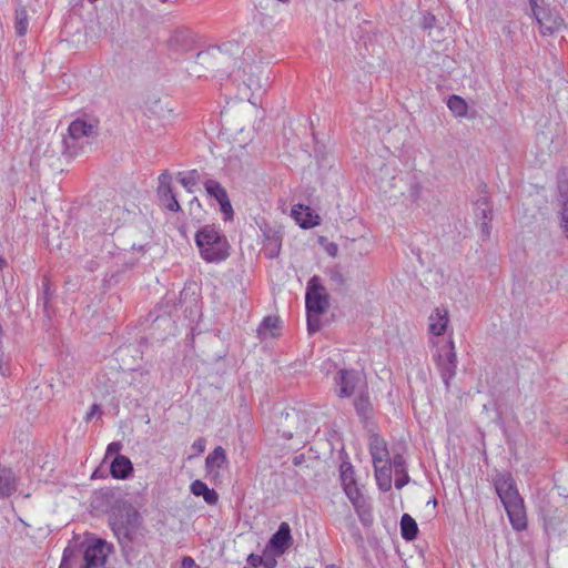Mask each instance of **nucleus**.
Wrapping results in <instances>:
<instances>
[{
    "instance_id": "obj_16",
    "label": "nucleus",
    "mask_w": 568,
    "mask_h": 568,
    "mask_svg": "<svg viewBox=\"0 0 568 568\" xmlns=\"http://www.w3.org/2000/svg\"><path fill=\"white\" fill-rule=\"evenodd\" d=\"M365 375L362 374L354 368H342L337 371L334 376V382L336 385V395L339 398H349L355 394V390L358 389L363 384Z\"/></svg>"
},
{
    "instance_id": "obj_17",
    "label": "nucleus",
    "mask_w": 568,
    "mask_h": 568,
    "mask_svg": "<svg viewBox=\"0 0 568 568\" xmlns=\"http://www.w3.org/2000/svg\"><path fill=\"white\" fill-rule=\"evenodd\" d=\"M67 136L58 132V126L52 130L47 128L41 136L38 135V152L42 150L43 155L54 156L57 154H68Z\"/></svg>"
},
{
    "instance_id": "obj_51",
    "label": "nucleus",
    "mask_w": 568,
    "mask_h": 568,
    "mask_svg": "<svg viewBox=\"0 0 568 568\" xmlns=\"http://www.w3.org/2000/svg\"><path fill=\"white\" fill-rule=\"evenodd\" d=\"M420 28L423 30H430L437 26V18L429 11L423 13V18L420 21Z\"/></svg>"
},
{
    "instance_id": "obj_38",
    "label": "nucleus",
    "mask_w": 568,
    "mask_h": 568,
    "mask_svg": "<svg viewBox=\"0 0 568 568\" xmlns=\"http://www.w3.org/2000/svg\"><path fill=\"white\" fill-rule=\"evenodd\" d=\"M17 489L16 477L10 468L0 467V498L11 496Z\"/></svg>"
},
{
    "instance_id": "obj_39",
    "label": "nucleus",
    "mask_w": 568,
    "mask_h": 568,
    "mask_svg": "<svg viewBox=\"0 0 568 568\" xmlns=\"http://www.w3.org/2000/svg\"><path fill=\"white\" fill-rule=\"evenodd\" d=\"M345 527L347 531L349 532L351 537L353 538L356 547L361 549L363 552H367V549L365 547V540L363 537V534L354 519L352 515H348L345 517Z\"/></svg>"
},
{
    "instance_id": "obj_19",
    "label": "nucleus",
    "mask_w": 568,
    "mask_h": 568,
    "mask_svg": "<svg viewBox=\"0 0 568 568\" xmlns=\"http://www.w3.org/2000/svg\"><path fill=\"white\" fill-rule=\"evenodd\" d=\"M474 215L476 224L480 229V237L487 241L490 237L491 222L494 219V206L490 197L481 196L474 203Z\"/></svg>"
},
{
    "instance_id": "obj_36",
    "label": "nucleus",
    "mask_w": 568,
    "mask_h": 568,
    "mask_svg": "<svg viewBox=\"0 0 568 568\" xmlns=\"http://www.w3.org/2000/svg\"><path fill=\"white\" fill-rule=\"evenodd\" d=\"M400 535L406 541H414L417 539L419 528L416 520L409 514H403L400 517Z\"/></svg>"
},
{
    "instance_id": "obj_29",
    "label": "nucleus",
    "mask_w": 568,
    "mask_h": 568,
    "mask_svg": "<svg viewBox=\"0 0 568 568\" xmlns=\"http://www.w3.org/2000/svg\"><path fill=\"white\" fill-rule=\"evenodd\" d=\"M227 455L226 450L222 446H215L214 449L206 456L205 458V471L206 476L213 475V477H217L219 473L215 469H220L224 464H227Z\"/></svg>"
},
{
    "instance_id": "obj_25",
    "label": "nucleus",
    "mask_w": 568,
    "mask_h": 568,
    "mask_svg": "<svg viewBox=\"0 0 568 568\" xmlns=\"http://www.w3.org/2000/svg\"><path fill=\"white\" fill-rule=\"evenodd\" d=\"M42 286L43 313L45 317V320L43 321V327L45 328L47 332H49L52 327L51 316L55 312L53 307V300H55L57 297L55 286L50 282V280L47 276H43Z\"/></svg>"
},
{
    "instance_id": "obj_30",
    "label": "nucleus",
    "mask_w": 568,
    "mask_h": 568,
    "mask_svg": "<svg viewBox=\"0 0 568 568\" xmlns=\"http://www.w3.org/2000/svg\"><path fill=\"white\" fill-rule=\"evenodd\" d=\"M449 323L446 308L436 307L429 316L428 331L434 336H442L446 333Z\"/></svg>"
},
{
    "instance_id": "obj_5",
    "label": "nucleus",
    "mask_w": 568,
    "mask_h": 568,
    "mask_svg": "<svg viewBox=\"0 0 568 568\" xmlns=\"http://www.w3.org/2000/svg\"><path fill=\"white\" fill-rule=\"evenodd\" d=\"M100 130V120L89 113H83L74 119L68 126L67 152L69 156H75L82 149V138H97Z\"/></svg>"
},
{
    "instance_id": "obj_47",
    "label": "nucleus",
    "mask_w": 568,
    "mask_h": 568,
    "mask_svg": "<svg viewBox=\"0 0 568 568\" xmlns=\"http://www.w3.org/2000/svg\"><path fill=\"white\" fill-rule=\"evenodd\" d=\"M325 274L329 277V281L338 287H343L346 283V280L341 271V266L338 264L327 267L325 270Z\"/></svg>"
},
{
    "instance_id": "obj_42",
    "label": "nucleus",
    "mask_w": 568,
    "mask_h": 568,
    "mask_svg": "<svg viewBox=\"0 0 568 568\" xmlns=\"http://www.w3.org/2000/svg\"><path fill=\"white\" fill-rule=\"evenodd\" d=\"M556 201L559 206V225L568 240V193L564 195H557Z\"/></svg>"
},
{
    "instance_id": "obj_13",
    "label": "nucleus",
    "mask_w": 568,
    "mask_h": 568,
    "mask_svg": "<svg viewBox=\"0 0 568 568\" xmlns=\"http://www.w3.org/2000/svg\"><path fill=\"white\" fill-rule=\"evenodd\" d=\"M353 406L363 428L369 429L374 425L375 407L371 398L366 377H364L363 384L353 399Z\"/></svg>"
},
{
    "instance_id": "obj_27",
    "label": "nucleus",
    "mask_w": 568,
    "mask_h": 568,
    "mask_svg": "<svg viewBox=\"0 0 568 568\" xmlns=\"http://www.w3.org/2000/svg\"><path fill=\"white\" fill-rule=\"evenodd\" d=\"M368 449L373 464L387 462V458H390L386 440L377 433L371 434Z\"/></svg>"
},
{
    "instance_id": "obj_28",
    "label": "nucleus",
    "mask_w": 568,
    "mask_h": 568,
    "mask_svg": "<svg viewBox=\"0 0 568 568\" xmlns=\"http://www.w3.org/2000/svg\"><path fill=\"white\" fill-rule=\"evenodd\" d=\"M389 463H392V469L394 468L395 470V487L402 489L410 480L406 460L400 452H394Z\"/></svg>"
},
{
    "instance_id": "obj_57",
    "label": "nucleus",
    "mask_w": 568,
    "mask_h": 568,
    "mask_svg": "<svg viewBox=\"0 0 568 568\" xmlns=\"http://www.w3.org/2000/svg\"><path fill=\"white\" fill-rule=\"evenodd\" d=\"M181 568H200V566L192 557L184 556L181 560Z\"/></svg>"
},
{
    "instance_id": "obj_54",
    "label": "nucleus",
    "mask_w": 568,
    "mask_h": 568,
    "mask_svg": "<svg viewBox=\"0 0 568 568\" xmlns=\"http://www.w3.org/2000/svg\"><path fill=\"white\" fill-rule=\"evenodd\" d=\"M103 415V410L100 404H92L90 410L87 413L84 419L85 422L92 420L94 416L101 417Z\"/></svg>"
},
{
    "instance_id": "obj_45",
    "label": "nucleus",
    "mask_w": 568,
    "mask_h": 568,
    "mask_svg": "<svg viewBox=\"0 0 568 568\" xmlns=\"http://www.w3.org/2000/svg\"><path fill=\"white\" fill-rule=\"evenodd\" d=\"M324 314L325 313H313V312L306 311V324H307V332L310 335H314L321 331V328L323 326L321 316Z\"/></svg>"
},
{
    "instance_id": "obj_48",
    "label": "nucleus",
    "mask_w": 568,
    "mask_h": 568,
    "mask_svg": "<svg viewBox=\"0 0 568 568\" xmlns=\"http://www.w3.org/2000/svg\"><path fill=\"white\" fill-rule=\"evenodd\" d=\"M557 195L568 194V169L560 168L557 172Z\"/></svg>"
},
{
    "instance_id": "obj_37",
    "label": "nucleus",
    "mask_w": 568,
    "mask_h": 568,
    "mask_svg": "<svg viewBox=\"0 0 568 568\" xmlns=\"http://www.w3.org/2000/svg\"><path fill=\"white\" fill-rule=\"evenodd\" d=\"M81 551V542L80 544H74V545H69L68 547L64 548L63 550V555H62V559H61V564L59 566V568H71L72 566L74 565H78L79 566L81 565V561H82V552Z\"/></svg>"
},
{
    "instance_id": "obj_1",
    "label": "nucleus",
    "mask_w": 568,
    "mask_h": 568,
    "mask_svg": "<svg viewBox=\"0 0 568 568\" xmlns=\"http://www.w3.org/2000/svg\"><path fill=\"white\" fill-rule=\"evenodd\" d=\"M493 485L513 529L516 531L526 530L528 523L524 499L517 489L513 474L510 471H496L493 477Z\"/></svg>"
},
{
    "instance_id": "obj_44",
    "label": "nucleus",
    "mask_w": 568,
    "mask_h": 568,
    "mask_svg": "<svg viewBox=\"0 0 568 568\" xmlns=\"http://www.w3.org/2000/svg\"><path fill=\"white\" fill-rule=\"evenodd\" d=\"M115 382L108 377L106 373H99L95 377V387L104 393L110 394L115 392Z\"/></svg>"
},
{
    "instance_id": "obj_61",
    "label": "nucleus",
    "mask_w": 568,
    "mask_h": 568,
    "mask_svg": "<svg viewBox=\"0 0 568 568\" xmlns=\"http://www.w3.org/2000/svg\"><path fill=\"white\" fill-rule=\"evenodd\" d=\"M151 248V245L149 243L141 244V245H132V250H136L138 252L144 254Z\"/></svg>"
},
{
    "instance_id": "obj_56",
    "label": "nucleus",
    "mask_w": 568,
    "mask_h": 568,
    "mask_svg": "<svg viewBox=\"0 0 568 568\" xmlns=\"http://www.w3.org/2000/svg\"><path fill=\"white\" fill-rule=\"evenodd\" d=\"M206 447V439L204 437H199L192 444V449L195 450L196 455L202 454Z\"/></svg>"
},
{
    "instance_id": "obj_23",
    "label": "nucleus",
    "mask_w": 568,
    "mask_h": 568,
    "mask_svg": "<svg viewBox=\"0 0 568 568\" xmlns=\"http://www.w3.org/2000/svg\"><path fill=\"white\" fill-rule=\"evenodd\" d=\"M292 216L296 223L304 230H310L318 226L322 222L321 216L306 204H295L292 206Z\"/></svg>"
},
{
    "instance_id": "obj_43",
    "label": "nucleus",
    "mask_w": 568,
    "mask_h": 568,
    "mask_svg": "<svg viewBox=\"0 0 568 568\" xmlns=\"http://www.w3.org/2000/svg\"><path fill=\"white\" fill-rule=\"evenodd\" d=\"M14 30L19 37L26 36L28 31V13L22 6L16 9Z\"/></svg>"
},
{
    "instance_id": "obj_40",
    "label": "nucleus",
    "mask_w": 568,
    "mask_h": 568,
    "mask_svg": "<svg viewBox=\"0 0 568 568\" xmlns=\"http://www.w3.org/2000/svg\"><path fill=\"white\" fill-rule=\"evenodd\" d=\"M447 106L455 116L469 118L468 115V103L464 98L457 94L448 97Z\"/></svg>"
},
{
    "instance_id": "obj_9",
    "label": "nucleus",
    "mask_w": 568,
    "mask_h": 568,
    "mask_svg": "<svg viewBox=\"0 0 568 568\" xmlns=\"http://www.w3.org/2000/svg\"><path fill=\"white\" fill-rule=\"evenodd\" d=\"M227 58L219 48L209 47L207 49L196 53L194 62L199 69L193 72L197 78L229 75L230 72L222 68Z\"/></svg>"
},
{
    "instance_id": "obj_21",
    "label": "nucleus",
    "mask_w": 568,
    "mask_h": 568,
    "mask_svg": "<svg viewBox=\"0 0 568 568\" xmlns=\"http://www.w3.org/2000/svg\"><path fill=\"white\" fill-rule=\"evenodd\" d=\"M345 495L352 503L361 523L364 527H371L374 517L372 513V506L367 498L362 494L361 488H354L352 490H346Z\"/></svg>"
},
{
    "instance_id": "obj_20",
    "label": "nucleus",
    "mask_w": 568,
    "mask_h": 568,
    "mask_svg": "<svg viewBox=\"0 0 568 568\" xmlns=\"http://www.w3.org/2000/svg\"><path fill=\"white\" fill-rule=\"evenodd\" d=\"M293 542L294 539L290 524L282 521L277 530L266 542V552H271L275 556H282L292 547Z\"/></svg>"
},
{
    "instance_id": "obj_62",
    "label": "nucleus",
    "mask_w": 568,
    "mask_h": 568,
    "mask_svg": "<svg viewBox=\"0 0 568 568\" xmlns=\"http://www.w3.org/2000/svg\"><path fill=\"white\" fill-rule=\"evenodd\" d=\"M293 465L294 466H301L305 462V455L300 454L293 457Z\"/></svg>"
},
{
    "instance_id": "obj_55",
    "label": "nucleus",
    "mask_w": 568,
    "mask_h": 568,
    "mask_svg": "<svg viewBox=\"0 0 568 568\" xmlns=\"http://www.w3.org/2000/svg\"><path fill=\"white\" fill-rule=\"evenodd\" d=\"M262 559L263 557L261 555L252 552L247 556L246 562L250 568H258L262 567Z\"/></svg>"
},
{
    "instance_id": "obj_18",
    "label": "nucleus",
    "mask_w": 568,
    "mask_h": 568,
    "mask_svg": "<svg viewBox=\"0 0 568 568\" xmlns=\"http://www.w3.org/2000/svg\"><path fill=\"white\" fill-rule=\"evenodd\" d=\"M159 185L156 189V195L160 204L168 211L174 213H182L183 210L178 201V195L172 186V175L169 171H163L159 175Z\"/></svg>"
},
{
    "instance_id": "obj_14",
    "label": "nucleus",
    "mask_w": 568,
    "mask_h": 568,
    "mask_svg": "<svg viewBox=\"0 0 568 568\" xmlns=\"http://www.w3.org/2000/svg\"><path fill=\"white\" fill-rule=\"evenodd\" d=\"M175 314H179L181 311L189 326L196 323L201 316L202 308L200 296L194 292L190 293L186 288H183L179 294L175 293Z\"/></svg>"
},
{
    "instance_id": "obj_35",
    "label": "nucleus",
    "mask_w": 568,
    "mask_h": 568,
    "mask_svg": "<svg viewBox=\"0 0 568 568\" xmlns=\"http://www.w3.org/2000/svg\"><path fill=\"white\" fill-rule=\"evenodd\" d=\"M176 181L189 192L193 193L197 189L200 182L203 183L202 174L196 170L192 169L184 172L176 173Z\"/></svg>"
},
{
    "instance_id": "obj_60",
    "label": "nucleus",
    "mask_w": 568,
    "mask_h": 568,
    "mask_svg": "<svg viewBox=\"0 0 568 568\" xmlns=\"http://www.w3.org/2000/svg\"><path fill=\"white\" fill-rule=\"evenodd\" d=\"M106 471L102 469V466H99L93 470L91 479L106 478Z\"/></svg>"
},
{
    "instance_id": "obj_59",
    "label": "nucleus",
    "mask_w": 568,
    "mask_h": 568,
    "mask_svg": "<svg viewBox=\"0 0 568 568\" xmlns=\"http://www.w3.org/2000/svg\"><path fill=\"white\" fill-rule=\"evenodd\" d=\"M504 36L509 39L510 42H514L515 31L513 30L510 23L503 27Z\"/></svg>"
},
{
    "instance_id": "obj_15",
    "label": "nucleus",
    "mask_w": 568,
    "mask_h": 568,
    "mask_svg": "<svg viewBox=\"0 0 568 568\" xmlns=\"http://www.w3.org/2000/svg\"><path fill=\"white\" fill-rule=\"evenodd\" d=\"M203 186L209 199L219 204L223 220L232 222L234 220V210L226 189L215 179H205Z\"/></svg>"
},
{
    "instance_id": "obj_11",
    "label": "nucleus",
    "mask_w": 568,
    "mask_h": 568,
    "mask_svg": "<svg viewBox=\"0 0 568 568\" xmlns=\"http://www.w3.org/2000/svg\"><path fill=\"white\" fill-rule=\"evenodd\" d=\"M329 307V294L318 275H313L306 285L305 308L313 313H326Z\"/></svg>"
},
{
    "instance_id": "obj_49",
    "label": "nucleus",
    "mask_w": 568,
    "mask_h": 568,
    "mask_svg": "<svg viewBox=\"0 0 568 568\" xmlns=\"http://www.w3.org/2000/svg\"><path fill=\"white\" fill-rule=\"evenodd\" d=\"M313 139H314V149H313V152H314V158L316 159V162H317V165L320 168L324 166V161L326 160V146L325 144L321 143L315 133H313Z\"/></svg>"
},
{
    "instance_id": "obj_50",
    "label": "nucleus",
    "mask_w": 568,
    "mask_h": 568,
    "mask_svg": "<svg viewBox=\"0 0 568 568\" xmlns=\"http://www.w3.org/2000/svg\"><path fill=\"white\" fill-rule=\"evenodd\" d=\"M124 272L123 271H116L110 275H105V277L102 281V287L103 290L108 291L111 287L115 286L120 283Z\"/></svg>"
},
{
    "instance_id": "obj_26",
    "label": "nucleus",
    "mask_w": 568,
    "mask_h": 568,
    "mask_svg": "<svg viewBox=\"0 0 568 568\" xmlns=\"http://www.w3.org/2000/svg\"><path fill=\"white\" fill-rule=\"evenodd\" d=\"M109 471L114 479H129L133 476V463L128 456L118 455L112 459Z\"/></svg>"
},
{
    "instance_id": "obj_34",
    "label": "nucleus",
    "mask_w": 568,
    "mask_h": 568,
    "mask_svg": "<svg viewBox=\"0 0 568 568\" xmlns=\"http://www.w3.org/2000/svg\"><path fill=\"white\" fill-rule=\"evenodd\" d=\"M339 481L341 486L344 490H352L354 488H359L356 477L354 466L349 460H343L339 465Z\"/></svg>"
},
{
    "instance_id": "obj_41",
    "label": "nucleus",
    "mask_w": 568,
    "mask_h": 568,
    "mask_svg": "<svg viewBox=\"0 0 568 568\" xmlns=\"http://www.w3.org/2000/svg\"><path fill=\"white\" fill-rule=\"evenodd\" d=\"M280 318L277 316H265L257 328V335L261 338L266 337H276L278 333H275L274 329L278 327Z\"/></svg>"
},
{
    "instance_id": "obj_4",
    "label": "nucleus",
    "mask_w": 568,
    "mask_h": 568,
    "mask_svg": "<svg viewBox=\"0 0 568 568\" xmlns=\"http://www.w3.org/2000/svg\"><path fill=\"white\" fill-rule=\"evenodd\" d=\"M529 16L537 22L539 33L544 37L552 36L567 28L566 21L556 7L546 0H528Z\"/></svg>"
},
{
    "instance_id": "obj_52",
    "label": "nucleus",
    "mask_w": 568,
    "mask_h": 568,
    "mask_svg": "<svg viewBox=\"0 0 568 568\" xmlns=\"http://www.w3.org/2000/svg\"><path fill=\"white\" fill-rule=\"evenodd\" d=\"M262 557H263L262 567H264V568H275L276 567V565H277L276 558L278 556H275L271 552H266V547L263 550Z\"/></svg>"
},
{
    "instance_id": "obj_6",
    "label": "nucleus",
    "mask_w": 568,
    "mask_h": 568,
    "mask_svg": "<svg viewBox=\"0 0 568 568\" xmlns=\"http://www.w3.org/2000/svg\"><path fill=\"white\" fill-rule=\"evenodd\" d=\"M115 536L124 561L129 566L139 564L141 554L148 548L145 535L140 530V527H129V529L120 531Z\"/></svg>"
},
{
    "instance_id": "obj_22",
    "label": "nucleus",
    "mask_w": 568,
    "mask_h": 568,
    "mask_svg": "<svg viewBox=\"0 0 568 568\" xmlns=\"http://www.w3.org/2000/svg\"><path fill=\"white\" fill-rule=\"evenodd\" d=\"M194 45L193 32L186 27L176 28L168 39V47L173 52L186 53L193 50Z\"/></svg>"
},
{
    "instance_id": "obj_32",
    "label": "nucleus",
    "mask_w": 568,
    "mask_h": 568,
    "mask_svg": "<svg viewBox=\"0 0 568 568\" xmlns=\"http://www.w3.org/2000/svg\"><path fill=\"white\" fill-rule=\"evenodd\" d=\"M385 464L381 466V463L373 464L375 470V478L378 489L383 493L389 491L392 489V463H389V458Z\"/></svg>"
},
{
    "instance_id": "obj_31",
    "label": "nucleus",
    "mask_w": 568,
    "mask_h": 568,
    "mask_svg": "<svg viewBox=\"0 0 568 568\" xmlns=\"http://www.w3.org/2000/svg\"><path fill=\"white\" fill-rule=\"evenodd\" d=\"M129 385L140 393L149 392L151 388V373L149 369L139 367L129 373Z\"/></svg>"
},
{
    "instance_id": "obj_53",
    "label": "nucleus",
    "mask_w": 568,
    "mask_h": 568,
    "mask_svg": "<svg viewBox=\"0 0 568 568\" xmlns=\"http://www.w3.org/2000/svg\"><path fill=\"white\" fill-rule=\"evenodd\" d=\"M123 445L121 442H112L110 443L108 446H106V450H105V458H108L109 456H118V455H121L120 452L122 449Z\"/></svg>"
},
{
    "instance_id": "obj_8",
    "label": "nucleus",
    "mask_w": 568,
    "mask_h": 568,
    "mask_svg": "<svg viewBox=\"0 0 568 568\" xmlns=\"http://www.w3.org/2000/svg\"><path fill=\"white\" fill-rule=\"evenodd\" d=\"M114 550L112 544L100 537L81 542L82 561L80 568H104L108 556Z\"/></svg>"
},
{
    "instance_id": "obj_12",
    "label": "nucleus",
    "mask_w": 568,
    "mask_h": 568,
    "mask_svg": "<svg viewBox=\"0 0 568 568\" xmlns=\"http://www.w3.org/2000/svg\"><path fill=\"white\" fill-rule=\"evenodd\" d=\"M257 226L262 233L264 256L274 260L280 256L282 242L284 237V227L282 225H272L265 219L257 222Z\"/></svg>"
},
{
    "instance_id": "obj_10",
    "label": "nucleus",
    "mask_w": 568,
    "mask_h": 568,
    "mask_svg": "<svg viewBox=\"0 0 568 568\" xmlns=\"http://www.w3.org/2000/svg\"><path fill=\"white\" fill-rule=\"evenodd\" d=\"M434 361L440 373L445 388L449 392L450 381L455 377L457 369V355L452 337H449L443 348L434 355Z\"/></svg>"
},
{
    "instance_id": "obj_33",
    "label": "nucleus",
    "mask_w": 568,
    "mask_h": 568,
    "mask_svg": "<svg viewBox=\"0 0 568 568\" xmlns=\"http://www.w3.org/2000/svg\"><path fill=\"white\" fill-rule=\"evenodd\" d=\"M190 491L196 497H203L204 501L210 506H215L219 503V494L215 489L210 488L206 483L201 479H195L190 485Z\"/></svg>"
},
{
    "instance_id": "obj_58",
    "label": "nucleus",
    "mask_w": 568,
    "mask_h": 568,
    "mask_svg": "<svg viewBox=\"0 0 568 568\" xmlns=\"http://www.w3.org/2000/svg\"><path fill=\"white\" fill-rule=\"evenodd\" d=\"M325 251L329 256L335 257L338 253V245L334 242H327L325 245Z\"/></svg>"
},
{
    "instance_id": "obj_24",
    "label": "nucleus",
    "mask_w": 568,
    "mask_h": 568,
    "mask_svg": "<svg viewBox=\"0 0 568 568\" xmlns=\"http://www.w3.org/2000/svg\"><path fill=\"white\" fill-rule=\"evenodd\" d=\"M122 498L119 488L104 487L95 491L92 506L106 513Z\"/></svg>"
},
{
    "instance_id": "obj_2",
    "label": "nucleus",
    "mask_w": 568,
    "mask_h": 568,
    "mask_svg": "<svg viewBox=\"0 0 568 568\" xmlns=\"http://www.w3.org/2000/svg\"><path fill=\"white\" fill-rule=\"evenodd\" d=\"M175 292L168 291L150 310L142 324L148 323L146 329L151 338L165 341L169 336L175 335L176 323L181 320V316L175 314Z\"/></svg>"
},
{
    "instance_id": "obj_64",
    "label": "nucleus",
    "mask_w": 568,
    "mask_h": 568,
    "mask_svg": "<svg viewBox=\"0 0 568 568\" xmlns=\"http://www.w3.org/2000/svg\"><path fill=\"white\" fill-rule=\"evenodd\" d=\"M341 460H349L348 454L346 453L345 448L342 447V449L338 452Z\"/></svg>"
},
{
    "instance_id": "obj_46",
    "label": "nucleus",
    "mask_w": 568,
    "mask_h": 568,
    "mask_svg": "<svg viewBox=\"0 0 568 568\" xmlns=\"http://www.w3.org/2000/svg\"><path fill=\"white\" fill-rule=\"evenodd\" d=\"M423 186L418 178L414 174L408 180V197L413 203H416L422 196Z\"/></svg>"
},
{
    "instance_id": "obj_63",
    "label": "nucleus",
    "mask_w": 568,
    "mask_h": 568,
    "mask_svg": "<svg viewBox=\"0 0 568 568\" xmlns=\"http://www.w3.org/2000/svg\"><path fill=\"white\" fill-rule=\"evenodd\" d=\"M194 206H196V207H199V209H201V207H202V204H201L200 200H199L196 196H194V197L190 201V210L192 211Z\"/></svg>"
},
{
    "instance_id": "obj_7",
    "label": "nucleus",
    "mask_w": 568,
    "mask_h": 568,
    "mask_svg": "<svg viewBox=\"0 0 568 568\" xmlns=\"http://www.w3.org/2000/svg\"><path fill=\"white\" fill-rule=\"evenodd\" d=\"M143 518L139 510L123 497L109 511V523L114 532H122L129 527H141Z\"/></svg>"
},
{
    "instance_id": "obj_3",
    "label": "nucleus",
    "mask_w": 568,
    "mask_h": 568,
    "mask_svg": "<svg viewBox=\"0 0 568 568\" xmlns=\"http://www.w3.org/2000/svg\"><path fill=\"white\" fill-rule=\"evenodd\" d=\"M194 242L201 258L206 263H221L231 255V244L226 235L214 223L200 226Z\"/></svg>"
}]
</instances>
